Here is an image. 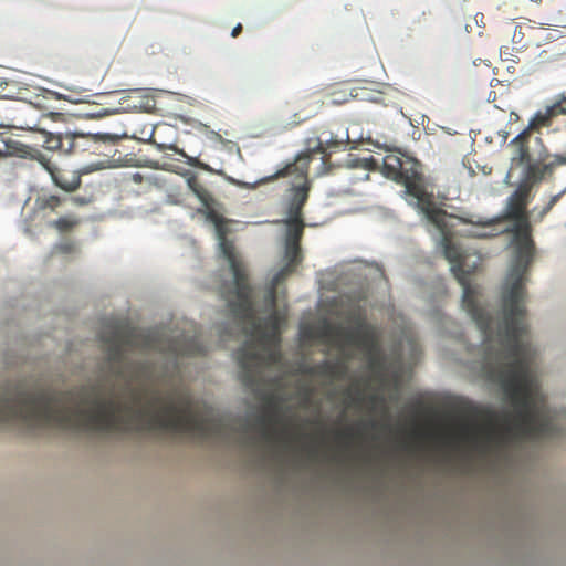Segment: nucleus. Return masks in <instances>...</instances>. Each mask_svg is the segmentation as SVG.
<instances>
[{"label": "nucleus", "mask_w": 566, "mask_h": 566, "mask_svg": "<svg viewBox=\"0 0 566 566\" xmlns=\"http://www.w3.org/2000/svg\"><path fill=\"white\" fill-rule=\"evenodd\" d=\"M287 233L285 242H294L301 244L304 234V220L303 219H287L286 220Z\"/></svg>", "instance_id": "obj_15"}, {"label": "nucleus", "mask_w": 566, "mask_h": 566, "mask_svg": "<svg viewBox=\"0 0 566 566\" xmlns=\"http://www.w3.org/2000/svg\"><path fill=\"white\" fill-rule=\"evenodd\" d=\"M281 422L280 403L275 396L270 395L265 398V412L259 418L261 438L266 441H272L276 436L274 427Z\"/></svg>", "instance_id": "obj_8"}, {"label": "nucleus", "mask_w": 566, "mask_h": 566, "mask_svg": "<svg viewBox=\"0 0 566 566\" xmlns=\"http://www.w3.org/2000/svg\"><path fill=\"white\" fill-rule=\"evenodd\" d=\"M84 138V135L65 133L62 134L61 153L71 154L77 149V140Z\"/></svg>", "instance_id": "obj_19"}, {"label": "nucleus", "mask_w": 566, "mask_h": 566, "mask_svg": "<svg viewBox=\"0 0 566 566\" xmlns=\"http://www.w3.org/2000/svg\"><path fill=\"white\" fill-rule=\"evenodd\" d=\"M293 265H285L281 271H279L272 279V282L270 284L266 300L271 303L272 306H275L276 304V293H277V286L284 282L290 275L294 272Z\"/></svg>", "instance_id": "obj_12"}, {"label": "nucleus", "mask_w": 566, "mask_h": 566, "mask_svg": "<svg viewBox=\"0 0 566 566\" xmlns=\"http://www.w3.org/2000/svg\"><path fill=\"white\" fill-rule=\"evenodd\" d=\"M420 163L403 154H388L382 158V175L405 186V193L413 206L439 231V247L451 263V270L463 287L462 305L482 333L485 346L483 373L501 386L512 402V412L474 409L484 420L482 427L468 432L482 453L503 448L512 442L541 440L560 434L556 422L559 415L546 405L531 370V349L522 340L527 332L525 321V282L533 260L534 245L527 233L516 235L512 263L502 286L501 319L496 331L492 317L479 302L478 290L470 283L460 245L453 241L447 212L439 208L432 193L426 190Z\"/></svg>", "instance_id": "obj_1"}, {"label": "nucleus", "mask_w": 566, "mask_h": 566, "mask_svg": "<svg viewBox=\"0 0 566 566\" xmlns=\"http://www.w3.org/2000/svg\"><path fill=\"white\" fill-rule=\"evenodd\" d=\"M91 138L94 140V142H101V143H104V144H116L118 143L120 139H122V136L117 135V134H95V135H91Z\"/></svg>", "instance_id": "obj_25"}, {"label": "nucleus", "mask_w": 566, "mask_h": 566, "mask_svg": "<svg viewBox=\"0 0 566 566\" xmlns=\"http://www.w3.org/2000/svg\"><path fill=\"white\" fill-rule=\"evenodd\" d=\"M558 116L554 106H548L544 112H537L530 120L527 127L524 130H528L532 134L534 130H538L543 127H548L552 124V119Z\"/></svg>", "instance_id": "obj_10"}, {"label": "nucleus", "mask_w": 566, "mask_h": 566, "mask_svg": "<svg viewBox=\"0 0 566 566\" xmlns=\"http://www.w3.org/2000/svg\"><path fill=\"white\" fill-rule=\"evenodd\" d=\"M187 176V186L190 191L197 197V199L208 208L211 202V197L208 190L199 182L197 176L192 172L187 171L185 174Z\"/></svg>", "instance_id": "obj_11"}, {"label": "nucleus", "mask_w": 566, "mask_h": 566, "mask_svg": "<svg viewBox=\"0 0 566 566\" xmlns=\"http://www.w3.org/2000/svg\"><path fill=\"white\" fill-rule=\"evenodd\" d=\"M355 167L363 168L366 171L365 179L368 180L369 171L378 170L380 167V164L376 158L369 157V158H363V159L357 160Z\"/></svg>", "instance_id": "obj_23"}, {"label": "nucleus", "mask_w": 566, "mask_h": 566, "mask_svg": "<svg viewBox=\"0 0 566 566\" xmlns=\"http://www.w3.org/2000/svg\"><path fill=\"white\" fill-rule=\"evenodd\" d=\"M355 321L357 325L353 328H346L325 322L318 328V335L328 343H334L339 346L355 345L368 355H374L379 347L376 328L368 324L361 314H358Z\"/></svg>", "instance_id": "obj_6"}, {"label": "nucleus", "mask_w": 566, "mask_h": 566, "mask_svg": "<svg viewBox=\"0 0 566 566\" xmlns=\"http://www.w3.org/2000/svg\"><path fill=\"white\" fill-rule=\"evenodd\" d=\"M61 140H62V134L50 135L46 137V139L44 142V146L48 150L61 151Z\"/></svg>", "instance_id": "obj_26"}, {"label": "nucleus", "mask_w": 566, "mask_h": 566, "mask_svg": "<svg viewBox=\"0 0 566 566\" xmlns=\"http://www.w3.org/2000/svg\"><path fill=\"white\" fill-rule=\"evenodd\" d=\"M483 19H484L483 13H476V14L474 15V20H475V22H476V23H482V24L484 25Z\"/></svg>", "instance_id": "obj_34"}, {"label": "nucleus", "mask_w": 566, "mask_h": 566, "mask_svg": "<svg viewBox=\"0 0 566 566\" xmlns=\"http://www.w3.org/2000/svg\"><path fill=\"white\" fill-rule=\"evenodd\" d=\"M287 434H289V429H287V427L285 426V427L283 428V430L281 431L280 436L285 437V436H287Z\"/></svg>", "instance_id": "obj_35"}, {"label": "nucleus", "mask_w": 566, "mask_h": 566, "mask_svg": "<svg viewBox=\"0 0 566 566\" xmlns=\"http://www.w3.org/2000/svg\"><path fill=\"white\" fill-rule=\"evenodd\" d=\"M563 195H564V191L551 197L547 205L539 212V214H538L539 219H543L553 209V207L559 201V199L562 198Z\"/></svg>", "instance_id": "obj_27"}, {"label": "nucleus", "mask_w": 566, "mask_h": 566, "mask_svg": "<svg viewBox=\"0 0 566 566\" xmlns=\"http://www.w3.org/2000/svg\"><path fill=\"white\" fill-rule=\"evenodd\" d=\"M337 438L343 440H352L355 437V431L353 427H347L344 430L337 432Z\"/></svg>", "instance_id": "obj_31"}, {"label": "nucleus", "mask_w": 566, "mask_h": 566, "mask_svg": "<svg viewBox=\"0 0 566 566\" xmlns=\"http://www.w3.org/2000/svg\"><path fill=\"white\" fill-rule=\"evenodd\" d=\"M325 133L315 140L308 142V151L298 155L294 163L289 164L284 169L279 170L275 175L263 178L254 184H243V188L253 190L261 185L271 182L280 177L295 175L302 184L292 188V195L287 201V219H303V208L308 200L310 182L308 169L312 160V154H323L329 148L338 147L343 140L324 138Z\"/></svg>", "instance_id": "obj_4"}, {"label": "nucleus", "mask_w": 566, "mask_h": 566, "mask_svg": "<svg viewBox=\"0 0 566 566\" xmlns=\"http://www.w3.org/2000/svg\"><path fill=\"white\" fill-rule=\"evenodd\" d=\"M370 424H371L373 428L376 427V422L375 421H371Z\"/></svg>", "instance_id": "obj_38"}, {"label": "nucleus", "mask_w": 566, "mask_h": 566, "mask_svg": "<svg viewBox=\"0 0 566 566\" xmlns=\"http://www.w3.org/2000/svg\"><path fill=\"white\" fill-rule=\"evenodd\" d=\"M60 253H73L75 251V243L73 241H64L55 247Z\"/></svg>", "instance_id": "obj_29"}, {"label": "nucleus", "mask_w": 566, "mask_h": 566, "mask_svg": "<svg viewBox=\"0 0 566 566\" xmlns=\"http://www.w3.org/2000/svg\"><path fill=\"white\" fill-rule=\"evenodd\" d=\"M558 115H566V95H562L560 98L553 104Z\"/></svg>", "instance_id": "obj_30"}, {"label": "nucleus", "mask_w": 566, "mask_h": 566, "mask_svg": "<svg viewBox=\"0 0 566 566\" xmlns=\"http://www.w3.org/2000/svg\"><path fill=\"white\" fill-rule=\"evenodd\" d=\"M293 265H285L281 271H279L272 279V282L270 284L266 300L271 303L272 306H275L276 304V293H277V286L284 282L290 275L294 272Z\"/></svg>", "instance_id": "obj_13"}, {"label": "nucleus", "mask_w": 566, "mask_h": 566, "mask_svg": "<svg viewBox=\"0 0 566 566\" xmlns=\"http://www.w3.org/2000/svg\"><path fill=\"white\" fill-rule=\"evenodd\" d=\"M242 32V24L239 23L238 25L234 27V29H232V38H237L238 34H240Z\"/></svg>", "instance_id": "obj_32"}, {"label": "nucleus", "mask_w": 566, "mask_h": 566, "mask_svg": "<svg viewBox=\"0 0 566 566\" xmlns=\"http://www.w3.org/2000/svg\"><path fill=\"white\" fill-rule=\"evenodd\" d=\"M348 371L347 365L342 360H323L313 366L308 373L329 378L332 380L342 379Z\"/></svg>", "instance_id": "obj_9"}, {"label": "nucleus", "mask_w": 566, "mask_h": 566, "mask_svg": "<svg viewBox=\"0 0 566 566\" xmlns=\"http://www.w3.org/2000/svg\"><path fill=\"white\" fill-rule=\"evenodd\" d=\"M158 148L159 149L168 148V149L174 150L176 154H178L179 156L185 158L186 164L190 167L207 169V166L201 164L198 158L188 156L182 149L177 148L175 145H169V146L158 145Z\"/></svg>", "instance_id": "obj_21"}, {"label": "nucleus", "mask_w": 566, "mask_h": 566, "mask_svg": "<svg viewBox=\"0 0 566 566\" xmlns=\"http://www.w3.org/2000/svg\"><path fill=\"white\" fill-rule=\"evenodd\" d=\"M80 222L81 220L75 216H64L50 222L49 226L60 233H67L73 231Z\"/></svg>", "instance_id": "obj_16"}, {"label": "nucleus", "mask_w": 566, "mask_h": 566, "mask_svg": "<svg viewBox=\"0 0 566 566\" xmlns=\"http://www.w3.org/2000/svg\"><path fill=\"white\" fill-rule=\"evenodd\" d=\"M432 17L430 9L421 8L412 17L411 24L413 27L427 25Z\"/></svg>", "instance_id": "obj_24"}, {"label": "nucleus", "mask_w": 566, "mask_h": 566, "mask_svg": "<svg viewBox=\"0 0 566 566\" xmlns=\"http://www.w3.org/2000/svg\"><path fill=\"white\" fill-rule=\"evenodd\" d=\"M149 367L146 363H137L132 365V373L135 378L147 376L149 373Z\"/></svg>", "instance_id": "obj_28"}, {"label": "nucleus", "mask_w": 566, "mask_h": 566, "mask_svg": "<svg viewBox=\"0 0 566 566\" xmlns=\"http://www.w3.org/2000/svg\"><path fill=\"white\" fill-rule=\"evenodd\" d=\"M485 69L488 72H490V66L485 64Z\"/></svg>", "instance_id": "obj_39"}, {"label": "nucleus", "mask_w": 566, "mask_h": 566, "mask_svg": "<svg viewBox=\"0 0 566 566\" xmlns=\"http://www.w3.org/2000/svg\"><path fill=\"white\" fill-rule=\"evenodd\" d=\"M525 196L526 193L517 191L510 198L507 205V214L510 218L520 220L524 217L526 208Z\"/></svg>", "instance_id": "obj_14"}, {"label": "nucleus", "mask_w": 566, "mask_h": 566, "mask_svg": "<svg viewBox=\"0 0 566 566\" xmlns=\"http://www.w3.org/2000/svg\"><path fill=\"white\" fill-rule=\"evenodd\" d=\"M216 229L219 252L228 261L232 272V282L220 289V295L228 302L230 313L239 325L245 328L248 339L234 353L241 368V382L255 390L262 384V371L277 363L281 354L277 349L280 342V316L272 313L264 321L256 319L253 313V287L249 282V272L242 259L235 252V245L227 239V223L217 214L210 216Z\"/></svg>", "instance_id": "obj_2"}, {"label": "nucleus", "mask_w": 566, "mask_h": 566, "mask_svg": "<svg viewBox=\"0 0 566 566\" xmlns=\"http://www.w3.org/2000/svg\"><path fill=\"white\" fill-rule=\"evenodd\" d=\"M63 199H61L57 196L53 195H43L41 197H38L35 200V207L39 211H51L55 212L56 209L62 205Z\"/></svg>", "instance_id": "obj_17"}, {"label": "nucleus", "mask_w": 566, "mask_h": 566, "mask_svg": "<svg viewBox=\"0 0 566 566\" xmlns=\"http://www.w3.org/2000/svg\"><path fill=\"white\" fill-rule=\"evenodd\" d=\"M509 146L512 148V166L524 167V182L531 187L539 184L546 175H551L555 167L566 165V155H554L547 163L549 154L541 137L522 130L514 137Z\"/></svg>", "instance_id": "obj_5"}, {"label": "nucleus", "mask_w": 566, "mask_h": 566, "mask_svg": "<svg viewBox=\"0 0 566 566\" xmlns=\"http://www.w3.org/2000/svg\"><path fill=\"white\" fill-rule=\"evenodd\" d=\"M356 401H361V397L360 395L357 396V398L355 399Z\"/></svg>", "instance_id": "obj_37"}, {"label": "nucleus", "mask_w": 566, "mask_h": 566, "mask_svg": "<svg viewBox=\"0 0 566 566\" xmlns=\"http://www.w3.org/2000/svg\"><path fill=\"white\" fill-rule=\"evenodd\" d=\"M532 28L528 25H514L513 34H512V43L514 45L513 49L522 50L527 45V41L525 40V30H531Z\"/></svg>", "instance_id": "obj_20"}, {"label": "nucleus", "mask_w": 566, "mask_h": 566, "mask_svg": "<svg viewBox=\"0 0 566 566\" xmlns=\"http://www.w3.org/2000/svg\"><path fill=\"white\" fill-rule=\"evenodd\" d=\"M6 154H7V151H6L4 149H1V148H0V158L4 157V156H6Z\"/></svg>", "instance_id": "obj_36"}, {"label": "nucleus", "mask_w": 566, "mask_h": 566, "mask_svg": "<svg viewBox=\"0 0 566 566\" xmlns=\"http://www.w3.org/2000/svg\"><path fill=\"white\" fill-rule=\"evenodd\" d=\"M285 264H292L295 271L303 260L301 243H287L285 241Z\"/></svg>", "instance_id": "obj_18"}, {"label": "nucleus", "mask_w": 566, "mask_h": 566, "mask_svg": "<svg viewBox=\"0 0 566 566\" xmlns=\"http://www.w3.org/2000/svg\"><path fill=\"white\" fill-rule=\"evenodd\" d=\"M458 219L462 224H471L480 228H488L496 222L495 219H488L482 217H459Z\"/></svg>", "instance_id": "obj_22"}, {"label": "nucleus", "mask_w": 566, "mask_h": 566, "mask_svg": "<svg viewBox=\"0 0 566 566\" xmlns=\"http://www.w3.org/2000/svg\"><path fill=\"white\" fill-rule=\"evenodd\" d=\"M101 340L105 352L102 370L116 379L124 377L125 353L128 349L157 350L174 356H198L206 353L196 333L170 338L159 328L140 329L116 324L101 334Z\"/></svg>", "instance_id": "obj_3"}, {"label": "nucleus", "mask_w": 566, "mask_h": 566, "mask_svg": "<svg viewBox=\"0 0 566 566\" xmlns=\"http://www.w3.org/2000/svg\"><path fill=\"white\" fill-rule=\"evenodd\" d=\"M38 160L49 172L53 184L61 190L74 192L81 187V175L77 170L57 167L43 155H40Z\"/></svg>", "instance_id": "obj_7"}, {"label": "nucleus", "mask_w": 566, "mask_h": 566, "mask_svg": "<svg viewBox=\"0 0 566 566\" xmlns=\"http://www.w3.org/2000/svg\"><path fill=\"white\" fill-rule=\"evenodd\" d=\"M491 234L489 233H485V232H475V233H472L471 237L473 238H478V239H483V238H488L490 237Z\"/></svg>", "instance_id": "obj_33"}]
</instances>
